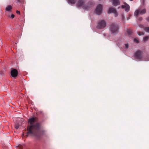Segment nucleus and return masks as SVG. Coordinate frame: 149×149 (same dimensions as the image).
I'll use <instances>...</instances> for the list:
<instances>
[{"mask_svg":"<svg viewBox=\"0 0 149 149\" xmlns=\"http://www.w3.org/2000/svg\"><path fill=\"white\" fill-rule=\"evenodd\" d=\"M37 118L35 117L29 119L28 123L30 125L28 126L27 133L38 138L45 134V131L40 129L41 125L39 123L37 122Z\"/></svg>","mask_w":149,"mask_h":149,"instance_id":"nucleus-1","label":"nucleus"},{"mask_svg":"<svg viewBox=\"0 0 149 149\" xmlns=\"http://www.w3.org/2000/svg\"><path fill=\"white\" fill-rule=\"evenodd\" d=\"M77 0H68V2L71 4H74ZM84 0H78L77 4V7H82L84 9L88 10L91 7V5H85Z\"/></svg>","mask_w":149,"mask_h":149,"instance_id":"nucleus-2","label":"nucleus"},{"mask_svg":"<svg viewBox=\"0 0 149 149\" xmlns=\"http://www.w3.org/2000/svg\"><path fill=\"white\" fill-rule=\"evenodd\" d=\"M119 29V26L115 23H113L110 25L109 30L111 33H117Z\"/></svg>","mask_w":149,"mask_h":149,"instance_id":"nucleus-3","label":"nucleus"},{"mask_svg":"<svg viewBox=\"0 0 149 149\" xmlns=\"http://www.w3.org/2000/svg\"><path fill=\"white\" fill-rule=\"evenodd\" d=\"M106 26V23L104 20L99 21L96 26L97 28L98 29H102L104 28Z\"/></svg>","mask_w":149,"mask_h":149,"instance_id":"nucleus-4","label":"nucleus"},{"mask_svg":"<svg viewBox=\"0 0 149 149\" xmlns=\"http://www.w3.org/2000/svg\"><path fill=\"white\" fill-rule=\"evenodd\" d=\"M146 12V9H141V8H139L135 10L134 13V15L135 16H137L139 14L143 15Z\"/></svg>","mask_w":149,"mask_h":149,"instance_id":"nucleus-5","label":"nucleus"},{"mask_svg":"<svg viewBox=\"0 0 149 149\" xmlns=\"http://www.w3.org/2000/svg\"><path fill=\"white\" fill-rule=\"evenodd\" d=\"M134 56L136 59H141L142 58V52L139 50L137 51L135 53Z\"/></svg>","mask_w":149,"mask_h":149,"instance_id":"nucleus-6","label":"nucleus"},{"mask_svg":"<svg viewBox=\"0 0 149 149\" xmlns=\"http://www.w3.org/2000/svg\"><path fill=\"white\" fill-rule=\"evenodd\" d=\"M102 5L100 4L98 5L97 7L95 10V12L97 15H100L102 12Z\"/></svg>","mask_w":149,"mask_h":149,"instance_id":"nucleus-7","label":"nucleus"},{"mask_svg":"<svg viewBox=\"0 0 149 149\" xmlns=\"http://www.w3.org/2000/svg\"><path fill=\"white\" fill-rule=\"evenodd\" d=\"M18 72L16 69H12L11 71V75L12 77H15L17 76Z\"/></svg>","mask_w":149,"mask_h":149,"instance_id":"nucleus-8","label":"nucleus"},{"mask_svg":"<svg viewBox=\"0 0 149 149\" xmlns=\"http://www.w3.org/2000/svg\"><path fill=\"white\" fill-rule=\"evenodd\" d=\"M108 13H113L114 14L115 16L116 17L118 15V14L115 9L112 8H110L108 11Z\"/></svg>","mask_w":149,"mask_h":149,"instance_id":"nucleus-9","label":"nucleus"},{"mask_svg":"<svg viewBox=\"0 0 149 149\" xmlns=\"http://www.w3.org/2000/svg\"><path fill=\"white\" fill-rule=\"evenodd\" d=\"M121 7L122 8L125 9V11H126L128 12L130 10V6L126 3H125L124 5H122Z\"/></svg>","mask_w":149,"mask_h":149,"instance_id":"nucleus-10","label":"nucleus"},{"mask_svg":"<svg viewBox=\"0 0 149 149\" xmlns=\"http://www.w3.org/2000/svg\"><path fill=\"white\" fill-rule=\"evenodd\" d=\"M110 1L112 2L113 4L115 6L120 4L118 0H109Z\"/></svg>","mask_w":149,"mask_h":149,"instance_id":"nucleus-11","label":"nucleus"},{"mask_svg":"<svg viewBox=\"0 0 149 149\" xmlns=\"http://www.w3.org/2000/svg\"><path fill=\"white\" fill-rule=\"evenodd\" d=\"M12 8L10 5H8L6 8V10L7 11L10 12L11 11Z\"/></svg>","mask_w":149,"mask_h":149,"instance_id":"nucleus-12","label":"nucleus"},{"mask_svg":"<svg viewBox=\"0 0 149 149\" xmlns=\"http://www.w3.org/2000/svg\"><path fill=\"white\" fill-rule=\"evenodd\" d=\"M127 32L129 35L132 34V31L130 29H127Z\"/></svg>","mask_w":149,"mask_h":149,"instance_id":"nucleus-13","label":"nucleus"},{"mask_svg":"<svg viewBox=\"0 0 149 149\" xmlns=\"http://www.w3.org/2000/svg\"><path fill=\"white\" fill-rule=\"evenodd\" d=\"M15 127L16 129H18L19 127V125L18 123H16L15 125Z\"/></svg>","mask_w":149,"mask_h":149,"instance_id":"nucleus-14","label":"nucleus"},{"mask_svg":"<svg viewBox=\"0 0 149 149\" xmlns=\"http://www.w3.org/2000/svg\"><path fill=\"white\" fill-rule=\"evenodd\" d=\"M148 38H149L148 36H146L144 38L143 40H144V41L145 42V41H146L147 40H148Z\"/></svg>","mask_w":149,"mask_h":149,"instance_id":"nucleus-15","label":"nucleus"},{"mask_svg":"<svg viewBox=\"0 0 149 149\" xmlns=\"http://www.w3.org/2000/svg\"><path fill=\"white\" fill-rule=\"evenodd\" d=\"M134 41L136 43H138L139 42V40L137 38H135L134 39Z\"/></svg>","mask_w":149,"mask_h":149,"instance_id":"nucleus-16","label":"nucleus"},{"mask_svg":"<svg viewBox=\"0 0 149 149\" xmlns=\"http://www.w3.org/2000/svg\"><path fill=\"white\" fill-rule=\"evenodd\" d=\"M144 30L146 32H149V27H146L145 28Z\"/></svg>","mask_w":149,"mask_h":149,"instance_id":"nucleus-17","label":"nucleus"},{"mask_svg":"<svg viewBox=\"0 0 149 149\" xmlns=\"http://www.w3.org/2000/svg\"><path fill=\"white\" fill-rule=\"evenodd\" d=\"M144 34V33L142 32H138V35L139 36H141L142 35H143Z\"/></svg>","mask_w":149,"mask_h":149,"instance_id":"nucleus-18","label":"nucleus"},{"mask_svg":"<svg viewBox=\"0 0 149 149\" xmlns=\"http://www.w3.org/2000/svg\"><path fill=\"white\" fill-rule=\"evenodd\" d=\"M125 47L126 48H127L128 47L129 45L128 44H125Z\"/></svg>","mask_w":149,"mask_h":149,"instance_id":"nucleus-19","label":"nucleus"},{"mask_svg":"<svg viewBox=\"0 0 149 149\" xmlns=\"http://www.w3.org/2000/svg\"><path fill=\"white\" fill-rule=\"evenodd\" d=\"M14 17H15V15H14L13 14H12L11 15V17L12 18H13Z\"/></svg>","mask_w":149,"mask_h":149,"instance_id":"nucleus-20","label":"nucleus"},{"mask_svg":"<svg viewBox=\"0 0 149 149\" xmlns=\"http://www.w3.org/2000/svg\"><path fill=\"white\" fill-rule=\"evenodd\" d=\"M142 19V18L141 17H140L139 18V21H141Z\"/></svg>","mask_w":149,"mask_h":149,"instance_id":"nucleus-21","label":"nucleus"},{"mask_svg":"<svg viewBox=\"0 0 149 149\" xmlns=\"http://www.w3.org/2000/svg\"><path fill=\"white\" fill-rule=\"evenodd\" d=\"M16 13H17V14H19V15L20 14V12L19 11L17 10Z\"/></svg>","mask_w":149,"mask_h":149,"instance_id":"nucleus-22","label":"nucleus"},{"mask_svg":"<svg viewBox=\"0 0 149 149\" xmlns=\"http://www.w3.org/2000/svg\"><path fill=\"white\" fill-rule=\"evenodd\" d=\"M146 20L148 22H149V17L146 19Z\"/></svg>","mask_w":149,"mask_h":149,"instance_id":"nucleus-23","label":"nucleus"},{"mask_svg":"<svg viewBox=\"0 0 149 149\" xmlns=\"http://www.w3.org/2000/svg\"><path fill=\"white\" fill-rule=\"evenodd\" d=\"M143 4L144 5L145 4V0H142Z\"/></svg>","mask_w":149,"mask_h":149,"instance_id":"nucleus-24","label":"nucleus"},{"mask_svg":"<svg viewBox=\"0 0 149 149\" xmlns=\"http://www.w3.org/2000/svg\"><path fill=\"white\" fill-rule=\"evenodd\" d=\"M16 0L17 1V2H20L21 0Z\"/></svg>","mask_w":149,"mask_h":149,"instance_id":"nucleus-25","label":"nucleus"},{"mask_svg":"<svg viewBox=\"0 0 149 149\" xmlns=\"http://www.w3.org/2000/svg\"><path fill=\"white\" fill-rule=\"evenodd\" d=\"M0 74L1 75H2L3 74V72H1L0 73Z\"/></svg>","mask_w":149,"mask_h":149,"instance_id":"nucleus-26","label":"nucleus"},{"mask_svg":"<svg viewBox=\"0 0 149 149\" xmlns=\"http://www.w3.org/2000/svg\"><path fill=\"white\" fill-rule=\"evenodd\" d=\"M130 1H132L133 0H130Z\"/></svg>","mask_w":149,"mask_h":149,"instance_id":"nucleus-27","label":"nucleus"},{"mask_svg":"<svg viewBox=\"0 0 149 149\" xmlns=\"http://www.w3.org/2000/svg\"><path fill=\"white\" fill-rule=\"evenodd\" d=\"M141 25H140V27H141Z\"/></svg>","mask_w":149,"mask_h":149,"instance_id":"nucleus-28","label":"nucleus"}]
</instances>
